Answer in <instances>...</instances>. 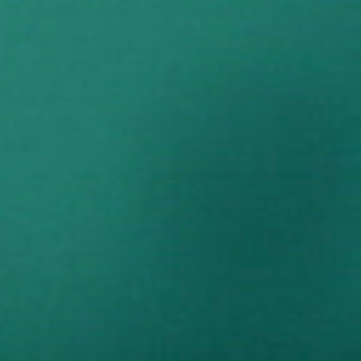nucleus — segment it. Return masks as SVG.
<instances>
[{
    "label": "nucleus",
    "instance_id": "1",
    "mask_svg": "<svg viewBox=\"0 0 361 361\" xmlns=\"http://www.w3.org/2000/svg\"><path fill=\"white\" fill-rule=\"evenodd\" d=\"M204 41L206 40V38H205V37L204 38Z\"/></svg>",
    "mask_w": 361,
    "mask_h": 361
}]
</instances>
